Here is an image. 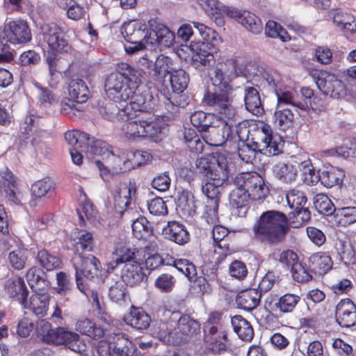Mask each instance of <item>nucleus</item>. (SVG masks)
Segmentation results:
<instances>
[{
  "mask_svg": "<svg viewBox=\"0 0 356 356\" xmlns=\"http://www.w3.org/2000/svg\"><path fill=\"white\" fill-rule=\"evenodd\" d=\"M127 122L123 125V130L127 137H149V132L144 128V125L140 124L134 120H129Z\"/></svg>",
  "mask_w": 356,
  "mask_h": 356,
  "instance_id": "6e6d98bb",
  "label": "nucleus"
},
{
  "mask_svg": "<svg viewBox=\"0 0 356 356\" xmlns=\"http://www.w3.org/2000/svg\"><path fill=\"white\" fill-rule=\"evenodd\" d=\"M176 283V279L170 273H163L155 280L154 286L160 291L169 293L172 291Z\"/></svg>",
  "mask_w": 356,
  "mask_h": 356,
  "instance_id": "bf43d9fd",
  "label": "nucleus"
},
{
  "mask_svg": "<svg viewBox=\"0 0 356 356\" xmlns=\"http://www.w3.org/2000/svg\"><path fill=\"white\" fill-rule=\"evenodd\" d=\"M184 136L191 153L199 154L202 152L204 149L203 143L198 138L194 129H186Z\"/></svg>",
  "mask_w": 356,
  "mask_h": 356,
  "instance_id": "3c124183",
  "label": "nucleus"
},
{
  "mask_svg": "<svg viewBox=\"0 0 356 356\" xmlns=\"http://www.w3.org/2000/svg\"><path fill=\"white\" fill-rule=\"evenodd\" d=\"M174 266L183 274H184L190 281L196 277L197 272L195 265L186 259H178L175 260Z\"/></svg>",
  "mask_w": 356,
  "mask_h": 356,
  "instance_id": "052dcab7",
  "label": "nucleus"
},
{
  "mask_svg": "<svg viewBox=\"0 0 356 356\" xmlns=\"http://www.w3.org/2000/svg\"><path fill=\"white\" fill-rule=\"evenodd\" d=\"M145 277L141 264L137 261L127 263L122 270L121 280L130 286L140 283Z\"/></svg>",
  "mask_w": 356,
  "mask_h": 356,
  "instance_id": "393cba45",
  "label": "nucleus"
},
{
  "mask_svg": "<svg viewBox=\"0 0 356 356\" xmlns=\"http://www.w3.org/2000/svg\"><path fill=\"white\" fill-rule=\"evenodd\" d=\"M280 282V276L273 271H268L259 284V293L268 292Z\"/></svg>",
  "mask_w": 356,
  "mask_h": 356,
  "instance_id": "0e129e2a",
  "label": "nucleus"
},
{
  "mask_svg": "<svg viewBox=\"0 0 356 356\" xmlns=\"http://www.w3.org/2000/svg\"><path fill=\"white\" fill-rule=\"evenodd\" d=\"M120 115L125 116V120H136L140 125L149 132V137L154 142L158 143L163 140L168 132V127L163 121L164 116L156 115L153 109L139 108L128 111L124 109Z\"/></svg>",
  "mask_w": 356,
  "mask_h": 356,
  "instance_id": "1a4fd4ad",
  "label": "nucleus"
},
{
  "mask_svg": "<svg viewBox=\"0 0 356 356\" xmlns=\"http://www.w3.org/2000/svg\"><path fill=\"white\" fill-rule=\"evenodd\" d=\"M197 170L213 182L207 181L202 186V193L207 197V204H219L220 186L229 177L227 157H197Z\"/></svg>",
  "mask_w": 356,
  "mask_h": 356,
  "instance_id": "7ed1b4c3",
  "label": "nucleus"
},
{
  "mask_svg": "<svg viewBox=\"0 0 356 356\" xmlns=\"http://www.w3.org/2000/svg\"><path fill=\"white\" fill-rule=\"evenodd\" d=\"M337 216H340V221L345 225L356 222V207H343L337 208Z\"/></svg>",
  "mask_w": 356,
  "mask_h": 356,
  "instance_id": "69168bd1",
  "label": "nucleus"
},
{
  "mask_svg": "<svg viewBox=\"0 0 356 356\" xmlns=\"http://www.w3.org/2000/svg\"><path fill=\"white\" fill-rule=\"evenodd\" d=\"M309 261L311 270L318 275L326 273L332 266L331 257L325 253L313 254Z\"/></svg>",
  "mask_w": 356,
  "mask_h": 356,
  "instance_id": "2f4dec72",
  "label": "nucleus"
},
{
  "mask_svg": "<svg viewBox=\"0 0 356 356\" xmlns=\"http://www.w3.org/2000/svg\"><path fill=\"white\" fill-rule=\"evenodd\" d=\"M261 293L256 289H249L241 291L236 297V302L238 307L251 311L256 308L261 299Z\"/></svg>",
  "mask_w": 356,
  "mask_h": 356,
  "instance_id": "c85d7f7f",
  "label": "nucleus"
},
{
  "mask_svg": "<svg viewBox=\"0 0 356 356\" xmlns=\"http://www.w3.org/2000/svg\"><path fill=\"white\" fill-rule=\"evenodd\" d=\"M234 185L243 188L254 200L264 199L268 193L264 179L257 172L238 174L234 179Z\"/></svg>",
  "mask_w": 356,
  "mask_h": 356,
  "instance_id": "9b49d317",
  "label": "nucleus"
},
{
  "mask_svg": "<svg viewBox=\"0 0 356 356\" xmlns=\"http://www.w3.org/2000/svg\"><path fill=\"white\" fill-rule=\"evenodd\" d=\"M139 70L126 63L117 65L115 71L109 74L104 83L106 95L115 102H126L130 99L134 85L140 83Z\"/></svg>",
  "mask_w": 356,
  "mask_h": 356,
  "instance_id": "20e7f679",
  "label": "nucleus"
},
{
  "mask_svg": "<svg viewBox=\"0 0 356 356\" xmlns=\"http://www.w3.org/2000/svg\"><path fill=\"white\" fill-rule=\"evenodd\" d=\"M68 94L70 98L62 102L61 112L67 114V110H79L75 108L74 103L83 104L89 98V89L86 82L81 79H72L68 83Z\"/></svg>",
  "mask_w": 356,
  "mask_h": 356,
  "instance_id": "ddd939ff",
  "label": "nucleus"
},
{
  "mask_svg": "<svg viewBox=\"0 0 356 356\" xmlns=\"http://www.w3.org/2000/svg\"><path fill=\"white\" fill-rule=\"evenodd\" d=\"M5 290L10 298H15L21 305L26 307L25 300L28 296L29 291L23 278L20 277L8 278L5 282Z\"/></svg>",
  "mask_w": 356,
  "mask_h": 356,
  "instance_id": "412c9836",
  "label": "nucleus"
},
{
  "mask_svg": "<svg viewBox=\"0 0 356 356\" xmlns=\"http://www.w3.org/2000/svg\"><path fill=\"white\" fill-rule=\"evenodd\" d=\"M127 320L129 325L137 330L147 329L151 322L149 316L139 308H132Z\"/></svg>",
  "mask_w": 356,
  "mask_h": 356,
  "instance_id": "c9c22d12",
  "label": "nucleus"
},
{
  "mask_svg": "<svg viewBox=\"0 0 356 356\" xmlns=\"http://www.w3.org/2000/svg\"><path fill=\"white\" fill-rule=\"evenodd\" d=\"M335 318L339 325L350 327L356 324V306L350 299L341 300L336 306Z\"/></svg>",
  "mask_w": 356,
  "mask_h": 356,
  "instance_id": "a211bd4d",
  "label": "nucleus"
},
{
  "mask_svg": "<svg viewBox=\"0 0 356 356\" xmlns=\"http://www.w3.org/2000/svg\"><path fill=\"white\" fill-rule=\"evenodd\" d=\"M136 252L135 248H131L122 244L118 245L113 253L112 261L108 264V268L114 270L119 264L136 262L134 260Z\"/></svg>",
  "mask_w": 356,
  "mask_h": 356,
  "instance_id": "a878e982",
  "label": "nucleus"
},
{
  "mask_svg": "<svg viewBox=\"0 0 356 356\" xmlns=\"http://www.w3.org/2000/svg\"><path fill=\"white\" fill-rule=\"evenodd\" d=\"M40 34L44 42L48 44L49 49L45 54L46 61L49 74L53 76L57 71L58 54H71L74 48L67 33L55 23L42 24Z\"/></svg>",
  "mask_w": 356,
  "mask_h": 356,
  "instance_id": "39448f33",
  "label": "nucleus"
},
{
  "mask_svg": "<svg viewBox=\"0 0 356 356\" xmlns=\"http://www.w3.org/2000/svg\"><path fill=\"white\" fill-rule=\"evenodd\" d=\"M314 205L320 213L325 216H331L337 210L330 198L323 193L314 196Z\"/></svg>",
  "mask_w": 356,
  "mask_h": 356,
  "instance_id": "de8ad7c7",
  "label": "nucleus"
},
{
  "mask_svg": "<svg viewBox=\"0 0 356 356\" xmlns=\"http://www.w3.org/2000/svg\"><path fill=\"white\" fill-rule=\"evenodd\" d=\"M175 330L184 336H193L200 332V324L190 316L183 314L178 319Z\"/></svg>",
  "mask_w": 356,
  "mask_h": 356,
  "instance_id": "473e14b6",
  "label": "nucleus"
},
{
  "mask_svg": "<svg viewBox=\"0 0 356 356\" xmlns=\"http://www.w3.org/2000/svg\"><path fill=\"white\" fill-rule=\"evenodd\" d=\"M29 251L26 249L18 248L9 253L8 260L12 267L16 270L24 268L27 261Z\"/></svg>",
  "mask_w": 356,
  "mask_h": 356,
  "instance_id": "4d7b16f0",
  "label": "nucleus"
},
{
  "mask_svg": "<svg viewBox=\"0 0 356 356\" xmlns=\"http://www.w3.org/2000/svg\"><path fill=\"white\" fill-rule=\"evenodd\" d=\"M286 198L289 207L293 210L302 208L307 202L305 193L296 188L290 190L286 193Z\"/></svg>",
  "mask_w": 356,
  "mask_h": 356,
  "instance_id": "603ef678",
  "label": "nucleus"
},
{
  "mask_svg": "<svg viewBox=\"0 0 356 356\" xmlns=\"http://www.w3.org/2000/svg\"><path fill=\"white\" fill-rule=\"evenodd\" d=\"M244 102L245 108L252 114L259 116L264 113V108L257 87L250 86L244 87Z\"/></svg>",
  "mask_w": 356,
  "mask_h": 356,
  "instance_id": "b1692460",
  "label": "nucleus"
},
{
  "mask_svg": "<svg viewBox=\"0 0 356 356\" xmlns=\"http://www.w3.org/2000/svg\"><path fill=\"white\" fill-rule=\"evenodd\" d=\"M131 101L124 106V109L128 111L139 108L154 109L156 99L154 97L151 89L146 85L138 83L134 85L131 95Z\"/></svg>",
  "mask_w": 356,
  "mask_h": 356,
  "instance_id": "2eb2a0df",
  "label": "nucleus"
},
{
  "mask_svg": "<svg viewBox=\"0 0 356 356\" xmlns=\"http://www.w3.org/2000/svg\"><path fill=\"white\" fill-rule=\"evenodd\" d=\"M132 231L134 236L138 239L153 233V229L149 222L143 216H140L133 221Z\"/></svg>",
  "mask_w": 356,
  "mask_h": 356,
  "instance_id": "8fccbe9b",
  "label": "nucleus"
},
{
  "mask_svg": "<svg viewBox=\"0 0 356 356\" xmlns=\"http://www.w3.org/2000/svg\"><path fill=\"white\" fill-rule=\"evenodd\" d=\"M56 189V184L49 178H45L35 181L31 186L32 195L40 198L48 193H52Z\"/></svg>",
  "mask_w": 356,
  "mask_h": 356,
  "instance_id": "49530a36",
  "label": "nucleus"
},
{
  "mask_svg": "<svg viewBox=\"0 0 356 356\" xmlns=\"http://www.w3.org/2000/svg\"><path fill=\"white\" fill-rule=\"evenodd\" d=\"M76 330L92 339H99L104 336V330L98 327L90 319L79 320L76 323Z\"/></svg>",
  "mask_w": 356,
  "mask_h": 356,
  "instance_id": "e433bc0d",
  "label": "nucleus"
},
{
  "mask_svg": "<svg viewBox=\"0 0 356 356\" xmlns=\"http://www.w3.org/2000/svg\"><path fill=\"white\" fill-rule=\"evenodd\" d=\"M126 296V283L121 279L114 282L109 286L108 297L112 302L121 305L125 302Z\"/></svg>",
  "mask_w": 356,
  "mask_h": 356,
  "instance_id": "a18cd8bd",
  "label": "nucleus"
},
{
  "mask_svg": "<svg viewBox=\"0 0 356 356\" xmlns=\"http://www.w3.org/2000/svg\"><path fill=\"white\" fill-rule=\"evenodd\" d=\"M300 92L302 97L309 100V106L312 110L321 111L325 109V106L323 103H320L321 100L318 97H314L313 90L308 87H303Z\"/></svg>",
  "mask_w": 356,
  "mask_h": 356,
  "instance_id": "338daca9",
  "label": "nucleus"
},
{
  "mask_svg": "<svg viewBox=\"0 0 356 356\" xmlns=\"http://www.w3.org/2000/svg\"><path fill=\"white\" fill-rule=\"evenodd\" d=\"M76 257L84 251L90 252L93 249L94 238L91 232L84 229H75L71 234Z\"/></svg>",
  "mask_w": 356,
  "mask_h": 356,
  "instance_id": "5701e85b",
  "label": "nucleus"
},
{
  "mask_svg": "<svg viewBox=\"0 0 356 356\" xmlns=\"http://www.w3.org/2000/svg\"><path fill=\"white\" fill-rule=\"evenodd\" d=\"M275 122L284 129L289 127L293 121V113L291 110L287 108H281L275 111L274 114Z\"/></svg>",
  "mask_w": 356,
  "mask_h": 356,
  "instance_id": "13d9d810",
  "label": "nucleus"
},
{
  "mask_svg": "<svg viewBox=\"0 0 356 356\" xmlns=\"http://www.w3.org/2000/svg\"><path fill=\"white\" fill-rule=\"evenodd\" d=\"M345 177L344 172L339 168H331L324 170L319 176L321 184L327 188L337 187L342 184Z\"/></svg>",
  "mask_w": 356,
  "mask_h": 356,
  "instance_id": "f704fd0d",
  "label": "nucleus"
},
{
  "mask_svg": "<svg viewBox=\"0 0 356 356\" xmlns=\"http://www.w3.org/2000/svg\"><path fill=\"white\" fill-rule=\"evenodd\" d=\"M300 301V296L296 293H287L282 296L275 306L282 313H291Z\"/></svg>",
  "mask_w": 356,
  "mask_h": 356,
  "instance_id": "c03bdc74",
  "label": "nucleus"
},
{
  "mask_svg": "<svg viewBox=\"0 0 356 356\" xmlns=\"http://www.w3.org/2000/svg\"><path fill=\"white\" fill-rule=\"evenodd\" d=\"M204 9L218 26L221 27L225 24V8L224 4L218 0H210V3H208Z\"/></svg>",
  "mask_w": 356,
  "mask_h": 356,
  "instance_id": "79ce46f5",
  "label": "nucleus"
},
{
  "mask_svg": "<svg viewBox=\"0 0 356 356\" xmlns=\"http://www.w3.org/2000/svg\"><path fill=\"white\" fill-rule=\"evenodd\" d=\"M46 342L56 345H65L75 353H81L85 350V345L81 343L79 335L63 327L53 328Z\"/></svg>",
  "mask_w": 356,
  "mask_h": 356,
  "instance_id": "4468645a",
  "label": "nucleus"
},
{
  "mask_svg": "<svg viewBox=\"0 0 356 356\" xmlns=\"http://www.w3.org/2000/svg\"><path fill=\"white\" fill-rule=\"evenodd\" d=\"M224 122L221 121V124ZM204 140L209 145L212 146H222L225 143L224 126H221L220 123L213 124L206 131L201 134Z\"/></svg>",
  "mask_w": 356,
  "mask_h": 356,
  "instance_id": "c756f323",
  "label": "nucleus"
},
{
  "mask_svg": "<svg viewBox=\"0 0 356 356\" xmlns=\"http://www.w3.org/2000/svg\"><path fill=\"white\" fill-rule=\"evenodd\" d=\"M191 122L202 134L213 124L221 123V120L213 113L198 111L191 114Z\"/></svg>",
  "mask_w": 356,
  "mask_h": 356,
  "instance_id": "cd10ccee",
  "label": "nucleus"
},
{
  "mask_svg": "<svg viewBox=\"0 0 356 356\" xmlns=\"http://www.w3.org/2000/svg\"><path fill=\"white\" fill-rule=\"evenodd\" d=\"M232 325L238 337L245 341H250L254 337V330L250 323L240 315L232 318Z\"/></svg>",
  "mask_w": 356,
  "mask_h": 356,
  "instance_id": "7c9ffc66",
  "label": "nucleus"
},
{
  "mask_svg": "<svg viewBox=\"0 0 356 356\" xmlns=\"http://www.w3.org/2000/svg\"><path fill=\"white\" fill-rule=\"evenodd\" d=\"M122 34L127 42L129 43L143 42L150 44L149 41V28L141 22L129 23L122 29Z\"/></svg>",
  "mask_w": 356,
  "mask_h": 356,
  "instance_id": "6ab92c4d",
  "label": "nucleus"
},
{
  "mask_svg": "<svg viewBox=\"0 0 356 356\" xmlns=\"http://www.w3.org/2000/svg\"><path fill=\"white\" fill-rule=\"evenodd\" d=\"M318 89L325 95L333 99H340L346 95V88L343 81L334 74L315 72L312 74Z\"/></svg>",
  "mask_w": 356,
  "mask_h": 356,
  "instance_id": "f8f14e48",
  "label": "nucleus"
},
{
  "mask_svg": "<svg viewBox=\"0 0 356 356\" xmlns=\"http://www.w3.org/2000/svg\"><path fill=\"white\" fill-rule=\"evenodd\" d=\"M133 186L120 188L114 196V207L118 213H122L123 211L130 203L131 193H135Z\"/></svg>",
  "mask_w": 356,
  "mask_h": 356,
  "instance_id": "37998d69",
  "label": "nucleus"
},
{
  "mask_svg": "<svg viewBox=\"0 0 356 356\" xmlns=\"http://www.w3.org/2000/svg\"><path fill=\"white\" fill-rule=\"evenodd\" d=\"M241 73L236 60L230 59L218 63L209 75L211 87L204 95L203 102L228 120L233 119L236 112L232 105L234 88L231 82Z\"/></svg>",
  "mask_w": 356,
  "mask_h": 356,
  "instance_id": "f257e3e1",
  "label": "nucleus"
},
{
  "mask_svg": "<svg viewBox=\"0 0 356 356\" xmlns=\"http://www.w3.org/2000/svg\"><path fill=\"white\" fill-rule=\"evenodd\" d=\"M75 259L78 261H74V267L76 272V268H78V275H79V271L89 280L98 275V273L100 271L101 264L99 259L95 256L92 254H88L87 256L79 254ZM75 275L76 276V273ZM79 277H81L80 276Z\"/></svg>",
  "mask_w": 356,
  "mask_h": 356,
  "instance_id": "aec40b11",
  "label": "nucleus"
},
{
  "mask_svg": "<svg viewBox=\"0 0 356 356\" xmlns=\"http://www.w3.org/2000/svg\"><path fill=\"white\" fill-rule=\"evenodd\" d=\"M73 288V282L70 276L65 272L56 273V286L54 290L61 296H66Z\"/></svg>",
  "mask_w": 356,
  "mask_h": 356,
  "instance_id": "5fc2aeb1",
  "label": "nucleus"
},
{
  "mask_svg": "<svg viewBox=\"0 0 356 356\" xmlns=\"http://www.w3.org/2000/svg\"><path fill=\"white\" fill-rule=\"evenodd\" d=\"M43 274L37 267L29 268L26 274V281L34 291H40L47 284L44 277L41 275Z\"/></svg>",
  "mask_w": 356,
  "mask_h": 356,
  "instance_id": "09e8293b",
  "label": "nucleus"
},
{
  "mask_svg": "<svg viewBox=\"0 0 356 356\" xmlns=\"http://www.w3.org/2000/svg\"><path fill=\"white\" fill-rule=\"evenodd\" d=\"M229 273L232 277L242 280L247 276L248 269L245 263L235 260L229 265Z\"/></svg>",
  "mask_w": 356,
  "mask_h": 356,
  "instance_id": "774afa93",
  "label": "nucleus"
},
{
  "mask_svg": "<svg viewBox=\"0 0 356 356\" xmlns=\"http://www.w3.org/2000/svg\"><path fill=\"white\" fill-rule=\"evenodd\" d=\"M238 23L254 34H259L263 30L261 20L254 14L247 10H243V15H241Z\"/></svg>",
  "mask_w": 356,
  "mask_h": 356,
  "instance_id": "4c0bfd02",
  "label": "nucleus"
},
{
  "mask_svg": "<svg viewBox=\"0 0 356 356\" xmlns=\"http://www.w3.org/2000/svg\"><path fill=\"white\" fill-rule=\"evenodd\" d=\"M171 327L168 323H162L154 328V333L163 342L170 343L173 342L175 335L177 334V332H173L171 330Z\"/></svg>",
  "mask_w": 356,
  "mask_h": 356,
  "instance_id": "680f3d73",
  "label": "nucleus"
},
{
  "mask_svg": "<svg viewBox=\"0 0 356 356\" xmlns=\"http://www.w3.org/2000/svg\"><path fill=\"white\" fill-rule=\"evenodd\" d=\"M66 142L72 146L69 149L70 156H114L113 147L107 142L97 139L83 131L69 130L65 134Z\"/></svg>",
  "mask_w": 356,
  "mask_h": 356,
  "instance_id": "0eeeda50",
  "label": "nucleus"
},
{
  "mask_svg": "<svg viewBox=\"0 0 356 356\" xmlns=\"http://www.w3.org/2000/svg\"><path fill=\"white\" fill-rule=\"evenodd\" d=\"M50 296L48 293H40V291H35V293L33 294L29 302L25 300V308H29L32 312L38 316H44L46 315Z\"/></svg>",
  "mask_w": 356,
  "mask_h": 356,
  "instance_id": "bb28decb",
  "label": "nucleus"
},
{
  "mask_svg": "<svg viewBox=\"0 0 356 356\" xmlns=\"http://www.w3.org/2000/svg\"><path fill=\"white\" fill-rule=\"evenodd\" d=\"M172 60L168 56L160 55L154 64L153 74L154 80L161 81L168 74L172 92L175 94L182 93L188 87L189 76L183 69L171 68Z\"/></svg>",
  "mask_w": 356,
  "mask_h": 356,
  "instance_id": "9d476101",
  "label": "nucleus"
},
{
  "mask_svg": "<svg viewBox=\"0 0 356 356\" xmlns=\"http://www.w3.org/2000/svg\"><path fill=\"white\" fill-rule=\"evenodd\" d=\"M98 111L99 114L108 120H113L116 118L118 120L124 121L126 118L125 116L120 115V114H122V111H124V106L120 108L114 101L99 106Z\"/></svg>",
  "mask_w": 356,
  "mask_h": 356,
  "instance_id": "58836bf2",
  "label": "nucleus"
},
{
  "mask_svg": "<svg viewBox=\"0 0 356 356\" xmlns=\"http://www.w3.org/2000/svg\"><path fill=\"white\" fill-rule=\"evenodd\" d=\"M286 224L283 213L274 210L264 212L253 227L255 238L268 244H277L284 240Z\"/></svg>",
  "mask_w": 356,
  "mask_h": 356,
  "instance_id": "423d86ee",
  "label": "nucleus"
},
{
  "mask_svg": "<svg viewBox=\"0 0 356 356\" xmlns=\"http://www.w3.org/2000/svg\"><path fill=\"white\" fill-rule=\"evenodd\" d=\"M135 345L123 334H115L108 343V356H134Z\"/></svg>",
  "mask_w": 356,
  "mask_h": 356,
  "instance_id": "f3484780",
  "label": "nucleus"
},
{
  "mask_svg": "<svg viewBox=\"0 0 356 356\" xmlns=\"http://www.w3.org/2000/svg\"><path fill=\"white\" fill-rule=\"evenodd\" d=\"M277 98V108H281L284 105H292L294 107H298L302 110H305L309 108L307 102L305 103L295 102L293 101L292 93L289 91L282 92L281 90H275Z\"/></svg>",
  "mask_w": 356,
  "mask_h": 356,
  "instance_id": "864d4df0",
  "label": "nucleus"
},
{
  "mask_svg": "<svg viewBox=\"0 0 356 356\" xmlns=\"http://www.w3.org/2000/svg\"><path fill=\"white\" fill-rule=\"evenodd\" d=\"M252 199L250 194L242 187L235 186L229 197V205L234 209H244Z\"/></svg>",
  "mask_w": 356,
  "mask_h": 356,
  "instance_id": "a19ab883",
  "label": "nucleus"
},
{
  "mask_svg": "<svg viewBox=\"0 0 356 356\" xmlns=\"http://www.w3.org/2000/svg\"><path fill=\"white\" fill-rule=\"evenodd\" d=\"M36 260L39 265L47 271L55 270L61 264V260L58 256L49 253L46 250L38 251Z\"/></svg>",
  "mask_w": 356,
  "mask_h": 356,
  "instance_id": "ea45409f",
  "label": "nucleus"
},
{
  "mask_svg": "<svg viewBox=\"0 0 356 356\" xmlns=\"http://www.w3.org/2000/svg\"><path fill=\"white\" fill-rule=\"evenodd\" d=\"M164 237L179 245H184L188 242L190 236L184 225L177 222H168L162 229Z\"/></svg>",
  "mask_w": 356,
  "mask_h": 356,
  "instance_id": "4be33fe9",
  "label": "nucleus"
},
{
  "mask_svg": "<svg viewBox=\"0 0 356 356\" xmlns=\"http://www.w3.org/2000/svg\"><path fill=\"white\" fill-rule=\"evenodd\" d=\"M31 40V29L24 20L10 21L0 29V61H10L13 54L6 51L8 42L24 44Z\"/></svg>",
  "mask_w": 356,
  "mask_h": 356,
  "instance_id": "6e6552de",
  "label": "nucleus"
},
{
  "mask_svg": "<svg viewBox=\"0 0 356 356\" xmlns=\"http://www.w3.org/2000/svg\"><path fill=\"white\" fill-rule=\"evenodd\" d=\"M276 177L286 184L293 182L297 176V165L294 163H279L273 168Z\"/></svg>",
  "mask_w": 356,
  "mask_h": 356,
  "instance_id": "72a5a7b5",
  "label": "nucleus"
},
{
  "mask_svg": "<svg viewBox=\"0 0 356 356\" xmlns=\"http://www.w3.org/2000/svg\"><path fill=\"white\" fill-rule=\"evenodd\" d=\"M194 29L191 24H183L178 30L177 35L184 41L189 40L193 35H199L202 40H191L190 47L195 54L193 56L194 65L200 63L205 67L215 65L216 59L213 54L218 51V45L220 43L218 34L211 29L199 22H193Z\"/></svg>",
  "mask_w": 356,
  "mask_h": 356,
  "instance_id": "f03ea898",
  "label": "nucleus"
},
{
  "mask_svg": "<svg viewBox=\"0 0 356 356\" xmlns=\"http://www.w3.org/2000/svg\"><path fill=\"white\" fill-rule=\"evenodd\" d=\"M148 26L150 44H158L163 47H169L173 44L175 34L165 25L156 19H151L148 22Z\"/></svg>",
  "mask_w": 356,
  "mask_h": 356,
  "instance_id": "dca6fc26",
  "label": "nucleus"
},
{
  "mask_svg": "<svg viewBox=\"0 0 356 356\" xmlns=\"http://www.w3.org/2000/svg\"><path fill=\"white\" fill-rule=\"evenodd\" d=\"M76 286L80 291L89 297L92 301L97 309L102 310V305L99 300V295L97 290H88L82 282V278L78 275V268H76Z\"/></svg>",
  "mask_w": 356,
  "mask_h": 356,
  "instance_id": "e2e57ef3",
  "label": "nucleus"
}]
</instances>
